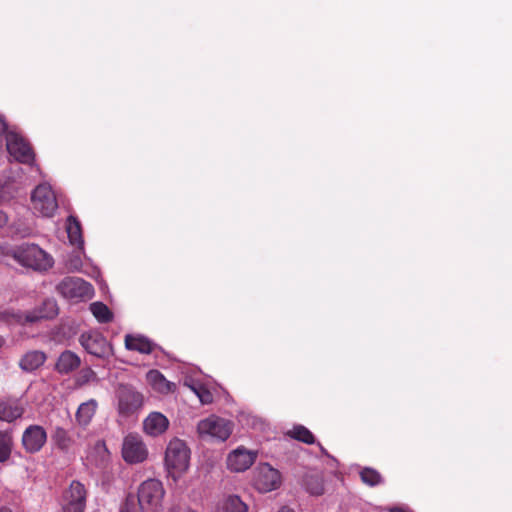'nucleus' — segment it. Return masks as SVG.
Returning <instances> with one entry per match:
<instances>
[{
  "label": "nucleus",
  "instance_id": "obj_1",
  "mask_svg": "<svg viewBox=\"0 0 512 512\" xmlns=\"http://www.w3.org/2000/svg\"><path fill=\"white\" fill-rule=\"evenodd\" d=\"M164 465L168 475L174 481L187 472L190 465V449L183 440L178 438L170 440L165 451Z\"/></svg>",
  "mask_w": 512,
  "mask_h": 512
},
{
  "label": "nucleus",
  "instance_id": "obj_2",
  "mask_svg": "<svg viewBox=\"0 0 512 512\" xmlns=\"http://www.w3.org/2000/svg\"><path fill=\"white\" fill-rule=\"evenodd\" d=\"M13 258L23 267L45 272L54 265L53 257L36 244H23L13 251Z\"/></svg>",
  "mask_w": 512,
  "mask_h": 512
},
{
  "label": "nucleus",
  "instance_id": "obj_3",
  "mask_svg": "<svg viewBox=\"0 0 512 512\" xmlns=\"http://www.w3.org/2000/svg\"><path fill=\"white\" fill-rule=\"evenodd\" d=\"M165 490L158 479H147L138 487V503L142 512H160Z\"/></svg>",
  "mask_w": 512,
  "mask_h": 512
},
{
  "label": "nucleus",
  "instance_id": "obj_4",
  "mask_svg": "<svg viewBox=\"0 0 512 512\" xmlns=\"http://www.w3.org/2000/svg\"><path fill=\"white\" fill-rule=\"evenodd\" d=\"M31 207L35 214L52 217L58 209V202L52 187L41 183L31 193Z\"/></svg>",
  "mask_w": 512,
  "mask_h": 512
},
{
  "label": "nucleus",
  "instance_id": "obj_5",
  "mask_svg": "<svg viewBox=\"0 0 512 512\" xmlns=\"http://www.w3.org/2000/svg\"><path fill=\"white\" fill-rule=\"evenodd\" d=\"M6 134V147L10 156L23 164H32L34 161V152L29 144L16 132L8 131L7 125L0 118V134Z\"/></svg>",
  "mask_w": 512,
  "mask_h": 512
},
{
  "label": "nucleus",
  "instance_id": "obj_6",
  "mask_svg": "<svg viewBox=\"0 0 512 512\" xmlns=\"http://www.w3.org/2000/svg\"><path fill=\"white\" fill-rule=\"evenodd\" d=\"M197 431L203 439L225 441L232 433V424L226 419L212 415L199 421Z\"/></svg>",
  "mask_w": 512,
  "mask_h": 512
},
{
  "label": "nucleus",
  "instance_id": "obj_7",
  "mask_svg": "<svg viewBox=\"0 0 512 512\" xmlns=\"http://www.w3.org/2000/svg\"><path fill=\"white\" fill-rule=\"evenodd\" d=\"M57 291L66 299L78 302L90 299L94 294L92 285L77 277H66L58 285Z\"/></svg>",
  "mask_w": 512,
  "mask_h": 512
},
{
  "label": "nucleus",
  "instance_id": "obj_8",
  "mask_svg": "<svg viewBox=\"0 0 512 512\" xmlns=\"http://www.w3.org/2000/svg\"><path fill=\"white\" fill-rule=\"evenodd\" d=\"M117 410L123 416H129L140 410L144 396L130 385H120L116 392Z\"/></svg>",
  "mask_w": 512,
  "mask_h": 512
},
{
  "label": "nucleus",
  "instance_id": "obj_9",
  "mask_svg": "<svg viewBox=\"0 0 512 512\" xmlns=\"http://www.w3.org/2000/svg\"><path fill=\"white\" fill-rule=\"evenodd\" d=\"M281 482L280 472L268 463H261L254 469L253 485L262 493L278 489Z\"/></svg>",
  "mask_w": 512,
  "mask_h": 512
},
{
  "label": "nucleus",
  "instance_id": "obj_10",
  "mask_svg": "<svg viewBox=\"0 0 512 512\" xmlns=\"http://www.w3.org/2000/svg\"><path fill=\"white\" fill-rule=\"evenodd\" d=\"M122 458L128 464H139L148 458V449L142 438L135 434L124 437L122 443Z\"/></svg>",
  "mask_w": 512,
  "mask_h": 512
},
{
  "label": "nucleus",
  "instance_id": "obj_11",
  "mask_svg": "<svg viewBox=\"0 0 512 512\" xmlns=\"http://www.w3.org/2000/svg\"><path fill=\"white\" fill-rule=\"evenodd\" d=\"M57 314L58 307L56 301L54 299H46L33 310L18 313L16 318L18 323L24 325L49 320L56 317Z\"/></svg>",
  "mask_w": 512,
  "mask_h": 512
},
{
  "label": "nucleus",
  "instance_id": "obj_12",
  "mask_svg": "<svg viewBox=\"0 0 512 512\" xmlns=\"http://www.w3.org/2000/svg\"><path fill=\"white\" fill-rule=\"evenodd\" d=\"M82 347L91 355L106 358L112 354V347L107 339L97 331L81 334L79 338Z\"/></svg>",
  "mask_w": 512,
  "mask_h": 512
},
{
  "label": "nucleus",
  "instance_id": "obj_13",
  "mask_svg": "<svg viewBox=\"0 0 512 512\" xmlns=\"http://www.w3.org/2000/svg\"><path fill=\"white\" fill-rule=\"evenodd\" d=\"M86 502L84 485L73 481L62 497V512H83Z\"/></svg>",
  "mask_w": 512,
  "mask_h": 512
},
{
  "label": "nucleus",
  "instance_id": "obj_14",
  "mask_svg": "<svg viewBox=\"0 0 512 512\" xmlns=\"http://www.w3.org/2000/svg\"><path fill=\"white\" fill-rule=\"evenodd\" d=\"M256 457V452L244 447H238L229 453L227 457V468L233 472H243L252 466Z\"/></svg>",
  "mask_w": 512,
  "mask_h": 512
},
{
  "label": "nucleus",
  "instance_id": "obj_15",
  "mask_svg": "<svg viewBox=\"0 0 512 512\" xmlns=\"http://www.w3.org/2000/svg\"><path fill=\"white\" fill-rule=\"evenodd\" d=\"M47 440V434L39 425L29 426L22 435V444L29 453L38 452Z\"/></svg>",
  "mask_w": 512,
  "mask_h": 512
},
{
  "label": "nucleus",
  "instance_id": "obj_16",
  "mask_svg": "<svg viewBox=\"0 0 512 512\" xmlns=\"http://www.w3.org/2000/svg\"><path fill=\"white\" fill-rule=\"evenodd\" d=\"M169 427V420L160 412H151L143 421L144 432L157 437L163 434Z\"/></svg>",
  "mask_w": 512,
  "mask_h": 512
},
{
  "label": "nucleus",
  "instance_id": "obj_17",
  "mask_svg": "<svg viewBox=\"0 0 512 512\" xmlns=\"http://www.w3.org/2000/svg\"><path fill=\"white\" fill-rule=\"evenodd\" d=\"M146 379L149 385L158 393L169 394L174 392L176 386L174 383L168 381L164 375L158 370H150L146 374Z\"/></svg>",
  "mask_w": 512,
  "mask_h": 512
},
{
  "label": "nucleus",
  "instance_id": "obj_18",
  "mask_svg": "<svg viewBox=\"0 0 512 512\" xmlns=\"http://www.w3.org/2000/svg\"><path fill=\"white\" fill-rule=\"evenodd\" d=\"M24 410L18 400L7 399L0 401V420L12 422L20 418Z\"/></svg>",
  "mask_w": 512,
  "mask_h": 512
},
{
  "label": "nucleus",
  "instance_id": "obj_19",
  "mask_svg": "<svg viewBox=\"0 0 512 512\" xmlns=\"http://www.w3.org/2000/svg\"><path fill=\"white\" fill-rule=\"evenodd\" d=\"M81 360L70 350L62 352L56 362L55 369L61 374H68L80 366Z\"/></svg>",
  "mask_w": 512,
  "mask_h": 512
},
{
  "label": "nucleus",
  "instance_id": "obj_20",
  "mask_svg": "<svg viewBox=\"0 0 512 512\" xmlns=\"http://www.w3.org/2000/svg\"><path fill=\"white\" fill-rule=\"evenodd\" d=\"M46 358V354L42 351H29L22 356L19 366L23 371L32 372L41 367L45 363Z\"/></svg>",
  "mask_w": 512,
  "mask_h": 512
},
{
  "label": "nucleus",
  "instance_id": "obj_21",
  "mask_svg": "<svg viewBox=\"0 0 512 512\" xmlns=\"http://www.w3.org/2000/svg\"><path fill=\"white\" fill-rule=\"evenodd\" d=\"M88 458L96 466H105L110 461V452L106 443L103 440L96 441L89 451Z\"/></svg>",
  "mask_w": 512,
  "mask_h": 512
},
{
  "label": "nucleus",
  "instance_id": "obj_22",
  "mask_svg": "<svg viewBox=\"0 0 512 512\" xmlns=\"http://www.w3.org/2000/svg\"><path fill=\"white\" fill-rule=\"evenodd\" d=\"M66 231L70 243L77 246L80 250H83L84 241L82 237L81 225L75 217L69 216L67 218Z\"/></svg>",
  "mask_w": 512,
  "mask_h": 512
},
{
  "label": "nucleus",
  "instance_id": "obj_23",
  "mask_svg": "<svg viewBox=\"0 0 512 512\" xmlns=\"http://www.w3.org/2000/svg\"><path fill=\"white\" fill-rule=\"evenodd\" d=\"M125 347L128 350L138 351L142 354H149L154 349V344L143 336L126 335Z\"/></svg>",
  "mask_w": 512,
  "mask_h": 512
},
{
  "label": "nucleus",
  "instance_id": "obj_24",
  "mask_svg": "<svg viewBox=\"0 0 512 512\" xmlns=\"http://www.w3.org/2000/svg\"><path fill=\"white\" fill-rule=\"evenodd\" d=\"M97 409V402L90 399L82 403L76 412V419L80 425L86 426L92 420Z\"/></svg>",
  "mask_w": 512,
  "mask_h": 512
},
{
  "label": "nucleus",
  "instance_id": "obj_25",
  "mask_svg": "<svg viewBox=\"0 0 512 512\" xmlns=\"http://www.w3.org/2000/svg\"><path fill=\"white\" fill-rule=\"evenodd\" d=\"M13 437L9 431H0V463L6 462L12 452Z\"/></svg>",
  "mask_w": 512,
  "mask_h": 512
},
{
  "label": "nucleus",
  "instance_id": "obj_26",
  "mask_svg": "<svg viewBox=\"0 0 512 512\" xmlns=\"http://www.w3.org/2000/svg\"><path fill=\"white\" fill-rule=\"evenodd\" d=\"M93 316L100 323H107L112 320L113 314L110 309L102 302H93L89 307Z\"/></svg>",
  "mask_w": 512,
  "mask_h": 512
},
{
  "label": "nucleus",
  "instance_id": "obj_27",
  "mask_svg": "<svg viewBox=\"0 0 512 512\" xmlns=\"http://www.w3.org/2000/svg\"><path fill=\"white\" fill-rule=\"evenodd\" d=\"M219 512H247V506L238 496H230Z\"/></svg>",
  "mask_w": 512,
  "mask_h": 512
},
{
  "label": "nucleus",
  "instance_id": "obj_28",
  "mask_svg": "<svg viewBox=\"0 0 512 512\" xmlns=\"http://www.w3.org/2000/svg\"><path fill=\"white\" fill-rule=\"evenodd\" d=\"M185 385L195 393V395L198 397L199 401L202 404H210L213 402L212 393L202 384H190L188 382H185Z\"/></svg>",
  "mask_w": 512,
  "mask_h": 512
},
{
  "label": "nucleus",
  "instance_id": "obj_29",
  "mask_svg": "<svg viewBox=\"0 0 512 512\" xmlns=\"http://www.w3.org/2000/svg\"><path fill=\"white\" fill-rule=\"evenodd\" d=\"M289 435L306 444L314 443L313 434L306 427L301 425L293 427V429L289 431Z\"/></svg>",
  "mask_w": 512,
  "mask_h": 512
},
{
  "label": "nucleus",
  "instance_id": "obj_30",
  "mask_svg": "<svg viewBox=\"0 0 512 512\" xmlns=\"http://www.w3.org/2000/svg\"><path fill=\"white\" fill-rule=\"evenodd\" d=\"M305 487L312 495H320L323 493V481L318 475H311L305 478Z\"/></svg>",
  "mask_w": 512,
  "mask_h": 512
},
{
  "label": "nucleus",
  "instance_id": "obj_31",
  "mask_svg": "<svg viewBox=\"0 0 512 512\" xmlns=\"http://www.w3.org/2000/svg\"><path fill=\"white\" fill-rule=\"evenodd\" d=\"M81 251H76L68 255L66 259L65 266L70 272H80L82 271V258Z\"/></svg>",
  "mask_w": 512,
  "mask_h": 512
},
{
  "label": "nucleus",
  "instance_id": "obj_32",
  "mask_svg": "<svg viewBox=\"0 0 512 512\" xmlns=\"http://www.w3.org/2000/svg\"><path fill=\"white\" fill-rule=\"evenodd\" d=\"M360 477L364 483L370 486H375L381 482V475L372 468H364L360 472Z\"/></svg>",
  "mask_w": 512,
  "mask_h": 512
},
{
  "label": "nucleus",
  "instance_id": "obj_33",
  "mask_svg": "<svg viewBox=\"0 0 512 512\" xmlns=\"http://www.w3.org/2000/svg\"><path fill=\"white\" fill-rule=\"evenodd\" d=\"M54 439L57 446L62 450H69L72 446V440L68 432L62 428L56 430Z\"/></svg>",
  "mask_w": 512,
  "mask_h": 512
},
{
  "label": "nucleus",
  "instance_id": "obj_34",
  "mask_svg": "<svg viewBox=\"0 0 512 512\" xmlns=\"http://www.w3.org/2000/svg\"><path fill=\"white\" fill-rule=\"evenodd\" d=\"M16 187L11 183H5L0 186V203L11 201L16 195Z\"/></svg>",
  "mask_w": 512,
  "mask_h": 512
},
{
  "label": "nucleus",
  "instance_id": "obj_35",
  "mask_svg": "<svg viewBox=\"0 0 512 512\" xmlns=\"http://www.w3.org/2000/svg\"><path fill=\"white\" fill-rule=\"evenodd\" d=\"M80 379L82 383L95 381L97 379L96 373L91 369H84L81 371Z\"/></svg>",
  "mask_w": 512,
  "mask_h": 512
},
{
  "label": "nucleus",
  "instance_id": "obj_36",
  "mask_svg": "<svg viewBox=\"0 0 512 512\" xmlns=\"http://www.w3.org/2000/svg\"><path fill=\"white\" fill-rule=\"evenodd\" d=\"M7 222H8L7 215L3 211H0V227H3L4 225H6Z\"/></svg>",
  "mask_w": 512,
  "mask_h": 512
},
{
  "label": "nucleus",
  "instance_id": "obj_37",
  "mask_svg": "<svg viewBox=\"0 0 512 512\" xmlns=\"http://www.w3.org/2000/svg\"><path fill=\"white\" fill-rule=\"evenodd\" d=\"M120 512H135L128 504L121 508Z\"/></svg>",
  "mask_w": 512,
  "mask_h": 512
},
{
  "label": "nucleus",
  "instance_id": "obj_38",
  "mask_svg": "<svg viewBox=\"0 0 512 512\" xmlns=\"http://www.w3.org/2000/svg\"><path fill=\"white\" fill-rule=\"evenodd\" d=\"M19 233L21 234V236H27L31 233V230L29 228H25L23 230H20Z\"/></svg>",
  "mask_w": 512,
  "mask_h": 512
},
{
  "label": "nucleus",
  "instance_id": "obj_39",
  "mask_svg": "<svg viewBox=\"0 0 512 512\" xmlns=\"http://www.w3.org/2000/svg\"><path fill=\"white\" fill-rule=\"evenodd\" d=\"M278 512H294V511L289 509V508H287V507H283Z\"/></svg>",
  "mask_w": 512,
  "mask_h": 512
},
{
  "label": "nucleus",
  "instance_id": "obj_40",
  "mask_svg": "<svg viewBox=\"0 0 512 512\" xmlns=\"http://www.w3.org/2000/svg\"><path fill=\"white\" fill-rule=\"evenodd\" d=\"M390 512H404V511L402 509L395 508V509H392Z\"/></svg>",
  "mask_w": 512,
  "mask_h": 512
},
{
  "label": "nucleus",
  "instance_id": "obj_41",
  "mask_svg": "<svg viewBox=\"0 0 512 512\" xmlns=\"http://www.w3.org/2000/svg\"><path fill=\"white\" fill-rule=\"evenodd\" d=\"M0 512H12L10 509H7V508H2L0 509Z\"/></svg>",
  "mask_w": 512,
  "mask_h": 512
},
{
  "label": "nucleus",
  "instance_id": "obj_42",
  "mask_svg": "<svg viewBox=\"0 0 512 512\" xmlns=\"http://www.w3.org/2000/svg\"><path fill=\"white\" fill-rule=\"evenodd\" d=\"M4 344V339L2 337H0V347H2Z\"/></svg>",
  "mask_w": 512,
  "mask_h": 512
}]
</instances>
